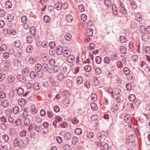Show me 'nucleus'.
<instances>
[{
	"mask_svg": "<svg viewBox=\"0 0 150 150\" xmlns=\"http://www.w3.org/2000/svg\"><path fill=\"white\" fill-rule=\"evenodd\" d=\"M67 69L66 67L63 68L62 73L59 74L58 76V80L63 81L64 80L65 77L64 74V73H66L67 72Z\"/></svg>",
	"mask_w": 150,
	"mask_h": 150,
	"instance_id": "f257e3e1",
	"label": "nucleus"
},
{
	"mask_svg": "<svg viewBox=\"0 0 150 150\" xmlns=\"http://www.w3.org/2000/svg\"><path fill=\"white\" fill-rule=\"evenodd\" d=\"M4 32H2L1 33V35L2 36H5V33L6 32H7L8 34L12 35H15L16 33V31L13 29H7L6 30V31H5L4 30Z\"/></svg>",
	"mask_w": 150,
	"mask_h": 150,
	"instance_id": "f03ea898",
	"label": "nucleus"
},
{
	"mask_svg": "<svg viewBox=\"0 0 150 150\" xmlns=\"http://www.w3.org/2000/svg\"><path fill=\"white\" fill-rule=\"evenodd\" d=\"M75 57L73 55H69L67 57V61L69 63H73L75 61Z\"/></svg>",
	"mask_w": 150,
	"mask_h": 150,
	"instance_id": "7ed1b4c3",
	"label": "nucleus"
},
{
	"mask_svg": "<svg viewBox=\"0 0 150 150\" xmlns=\"http://www.w3.org/2000/svg\"><path fill=\"white\" fill-rule=\"evenodd\" d=\"M4 67V70L5 72H7L8 71L9 67L10 65L9 63L7 61H5L3 64Z\"/></svg>",
	"mask_w": 150,
	"mask_h": 150,
	"instance_id": "20e7f679",
	"label": "nucleus"
},
{
	"mask_svg": "<svg viewBox=\"0 0 150 150\" xmlns=\"http://www.w3.org/2000/svg\"><path fill=\"white\" fill-rule=\"evenodd\" d=\"M120 12L124 14H126L127 11L124 8V4L123 3H121L120 5Z\"/></svg>",
	"mask_w": 150,
	"mask_h": 150,
	"instance_id": "39448f33",
	"label": "nucleus"
},
{
	"mask_svg": "<svg viewBox=\"0 0 150 150\" xmlns=\"http://www.w3.org/2000/svg\"><path fill=\"white\" fill-rule=\"evenodd\" d=\"M142 37V40L145 42L148 41L149 38V35L147 33L143 34Z\"/></svg>",
	"mask_w": 150,
	"mask_h": 150,
	"instance_id": "423d86ee",
	"label": "nucleus"
},
{
	"mask_svg": "<svg viewBox=\"0 0 150 150\" xmlns=\"http://www.w3.org/2000/svg\"><path fill=\"white\" fill-rule=\"evenodd\" d=\"M63 48L61 46H59L57 47L56 52L58 55H60L63 53Z\"/></svg>",
	"mask_w": 150,
	"mask_h": 150,
	"instance_id": "0eeeda50",
	"label": "nucleus"
},
{
	"mask_svg": "<svg viewBox=\"0 0 150 150\" xmlns=\"http://www.w3.org/2000/svg\"><path fill=\"white\" fill-rule=\"evenodd\" d=\"M42 68V65L40 64H37L35 66V71L37 73L40 72Z\"/></svg>",
	"mask_w": 150,
	"mask_h": 150,
	"instance_id": "6e6552de",
	"label": "nucleus"
},
{
	"mask_svg": "<svg viewBox=\"0 0 150 150\" xmlns=\"http://www.w3.org/2000/svg\"><path fill=\"white\" fill-rule=\"evenodd\" d=\"M73 84V82L71 80L67 79L66 81V86L69 88L72 87V86Z\"/></svg>",
	"mask_w": 150,
	"mask_h": 150,
	"instance_id": "1a4fd4ad",
	"label": "nucleus"
},
{
	"mask_svg": "<svg viewBox=\"0 0 150 150\" xmlns=\"http://www.w3.org/2000/svg\"><path fill=\"white\" fill-rule=\"evenodd\" d=\"M131 116L128 114H127L124 117V120L127 123H129L131 121Z\"/></svg>",
	"mask_w": 150,
	"mask_h": 150,
	"instance_id": "9d476101",
	"label": "nucleus"
},
{
	"mask_svg": "<svg viewBox=\"0 0 150 150\" xmlns=\"http://www.w3.org/2000/svg\"><path fill=\"white\" fill-rule=\"evenodd\" d=\"M62 3L61 2H58L56 3L54 7L57 10H59L62 8Z\"/></svg>",
	"mask_w": 150,
	"mask_h": 150,
	"instance_id": "9b49d317",
	"label": "nucleus"
},
{
	"mask_svg": "<svg viewBox=\"0 0 150 150\" xmlns=\"http://www.w3.org/2000/svg\"><path fill=\"white\" fill-rule=\"evenodd\" d=\"M135 19L138 22H140L142 21V18L141 15L139 13L136 14Z\"/></svg>",
	"mask_w": 150,
	"mask_h": 150,
	"instance_id": "f8f14e48",
	"label": "nucleus"
},
{
	"mask_svg": "<svg viewBox=\"0 0 150 150\" xmlns=\"http://www.w3.org/2000/svg\"><path fill=\"white\" fill-rule=\"evenodd\" d=\"M21 44V42L19 40H16L13 43L14 46L16 48L19 47Z\"/></svg>",
	"mask_w": 150,
	"mask_h": 150,
	"instance_id": "ddd939ff",
	"label": "nucleus"
},
{
	"mask_svg": "<svg viewBox=\"0 0 150 150\" xmlns=\"http://www.w3.org/2000/svg\"><path fill=\"white\" fill-rule=\"evenodd\" d=\"M62 54H63L64 56L67 57L69 55H70L71 52L68 49H64V50Z\"/></svg>",
	"mask_w": 150,
	"mask_h": 150,
	"instance_id": "4468645a",
	"label": "nucleus"
},
{
	"mask_svg": "<svg viewBox=\"0 0 150 150\" xmlns=\"http://www.w3.org/2000/svg\"><path fill=\"white\" fill-rule=\"evenodd\" d=\"M30 109L33 114H36L38 112V110L36 108L35 106L34 105H32Z\"/></svg>",
	"mask_w": 150,
	"mask_h": 150,
	"instance_id": "2eb2a0df",
	"label": "nucleus"
},
{
	"mask_svg": "<svg viewBox=\"0 0 150 150\" xmlns=\"http://www.w3.org/2000/svg\"><path fill=\"white\" fill-rule=\"evenodd\" d=\"M108 92L111 96L113 98H115V95L114 94V92L112 89L111 88H108Z\"/></svg>",
	"mask_w": 150,
	"mask_h": 150,
	"instance_id": "dca6fc26",
	"label": "nucleus"
},
{
	"mask_svg": "<svg viewBox=\"0 0 150 150\" xmlns=\"http://www.w3.org/2000/svg\"><path fill=\"white\" fill-rule=\"evenodd\" d=\"M18 103L21 106H24L26 104L25 100L23 99H20L18 100Z\"/></svg>",
	"mask_w": 150,
	"mask_h": 150,
	"instance_id": "f3484780",
	"label": "nucleus"
},
{
	"mask_svg": "<svg viewBox=\"0 0 150 150\" xmlns=\"http://www.w3.org/2000/svg\"><path fill=\"white\" fill-rule=\"evenodd\" d=\"M73 19V16L70 14L67 15L66 17V20L67 22L69 23L71 22Z\"/></svg>",
	"mask_w": 150,
	"mask_h": 150,
	"instance_id": "a211bd4d",
	"label": "nucleus"
},
{
	"mask_svg": "<svg viewBox=\"0 0 150 150\" xmlns=\"http://www.w3.org/2000/svg\"><path fill=\"white\" fill-rule=\"evenodd\" d=\"M1 105L4 107H7L9 105V101L7 100H4L2 102Z\"/></svg>",
	"mask_w": 150,
	"mask_h": 150,
	"instance_id": "6ab92c4d",
	"label": "nucleus"
},
{
	"mask_svg": "<svg viewBox=\"0 0 150 150\" xmlns=\"http://www.w3.org/2000/svg\"><path fill=\"white\" fill-rule=\"evenodd\" d=\"M33 47L31 45H28L26 48V51L27 53L31 52L33 50Z\"/></svg>",
	"mask_w": 150,
	"mask_h": 150,
	"instance_id": "aec40b11",
	"label": "nucleus"
},
{
	"mask_svg": "<svg viewBox=\"0 0 150 150\" xmlns=\"http://www.w3.org/2000/svg\"><path fill=\"white\" fill-rule=\"evenodd\" d=\"M14 19V16L13 15L11 14H9L8 15L7 17V19L8 20L9 22H12Z\"/></svg>",
	"mask_w": 150,
	"mask_h": 150,
	"instance_id": "412c9836",
	"label": "nucleus"
},
{
	"mask_svg": "<svg viewBox=\"0 0 150 150\" xmlns=\"http://www.w3.org/2000/svg\"><path fill=\"white\" fill-rule=\"evenodd\" d=\"M71 138V135L69 132H67L65 134L64 138L66 140H70Z\"/></svg>",
	"mask_w": 150,
	"mask_h": 150,
	"instance_id": "4be33fe9",
	"label": "nucleus"
},
{
	"mask_svg": "<svg viewBox=\"0 0 150 150\" xmlns=\"http://www.w3.org/2000/svg\"><path fill=\"white\" fill-rule=\"evenodd\" d=\"M30 32L33 35H35L36 33V28L34 26H31L30 28Z\"/></svg>",
	"mask_w": 150,
	"mask_h": 150,
	"instance_id": "5701e85b",
	"label": "nucleus"
},
{
	"mask_svg": "<svg viewBox=\"0 0 150 150\" xmlns=\"http://www.w3.org/2000/svg\"><path fill=\"white\" fill-rule=\"evenodd\" d=\"M42 119L41 116L38 115L35 117V121L36 122L38 123H41L42 122Z\"/></svg>",
	"mask_w": 150,
	"mask_h": 150,
	"instance_id": "b1692460",
	"label": "nucleus"
},
{
	"mask_svg": "<svg viewBox=\"0 0 150 150\" xmlns=\"http://www.w3.org/2000/svg\"><path fill=\"white\" fill-rule=\"evenodd\" d=\"M36 59L35 58L31 57L28 60V62L29 63L31 64H33L35 63Z\"/></svg>",
	"mask_w": 150,
	"mask_h": 150,
	"instance_id": "393cba45",
	"label": "nucleus"
},
{
	"mask_svg": "<svg viewBox=\"0 0 150 150\" xmlns=\"http://www.w3.org/2000/svg\"><path fill=\"white\" fill-rule=\"evenodd\" d=\"M115 95L117 96H118L119 95L121 92V90L118 88H117L114 89V91Z\"/></svg>",
	"mask_w": 150,
	"mask_h": 150,
	"instance_id": "a878e982",
	"label": "nucleus"
},
{
	"mask_svg": "<svg viewBox=\"0 0 150 150\" xmlns=\"http://www.w3.org/2000/svg\"><path fill=\"white\" fill-rule=\"evenodd\" d=\"M136 99L135 96L134 94H131L129 96V99L130 101L133 102L135 101Z\"/></svg>",
	"mask_w": 150,
	"mask_h": 150,
	"instance_id": "bb28decb",
	"label": "nucleus"
},
{
	"mask_svg": "<svg viewBox=\"0 0 150 150\" xmlns=\"http://www.w3.org/2000/svg\"><path fill=\"white\" fill-rule=\"evenodd\" d=\"M79 142V139L76 137H74L72 139V143L74 145H76Z\"/></svg>",
	"mask_w": 150,
	"mask_h": 150,
	"instance_id": "cd10ccee",
	"label": "nucleus"
},
{
	"mask_svg": "<svg viewBox=\"0 0 150 150\" xmlns=\"http://www.w3.org/2000/svg\"><path fill=\"white\" fill-rule=\"evenodd\" d=\"M82 130L80 128H77L75 130V134L76 135H80L82 133Z\"/></svg>",
	"mask_w": 150,
	"mask_h": 150,
	"instance_id": "c85d7f7f",
	"label": "nucleus"
},
{
	"mask_svg": "<svg viewBox=\"0 0 150 150\" xmlns=\"http://www.w3.org/2000/svg\"><path fill=\"white\" fill-rule=\"evenodd\" d=\"M83 81V78L80 76H77L76 78L77 83L79 84H81Z\"/></svg>",
	"mask_w": 150,
	"mask_h": 150,
	"instance_id": "c756f323",
	"label": "nucleus"
},
{
	"mask_svg": "<svg viewBox=\"0 0 150 150\" xmlns=\"http://www.w3.org/2000/svg\"><path fill=\"white\" fill-rule=\"evenodd\" d=\"M40 86L38 83H35L33 85V88L36 91L40 89Z\"/></svg>",
	"mask_w": 150,
	"mask_h": 150,
	"instance_id": "7c9ffc66",
	"label": "nucleus"
},
{
	"mask_svg": "<svg viewBox=\"0 0 150 150\" xmlns=\"http://www.w3.org/2000/svg\"><path fill=\"white\" fill-rule=\"evenodd\" d=\"M19 112V108L18 106H15L13 109V112L14 114H16L18 113Z\"/></svg>",
	"mask_w": 150,
	"mask_h": 150,
	"instance_id": "2f4dec72",
	"label": "nucleus"
},
{
	"mask_svg": "<svg viewBox=\"0 0 150 150\" xmlns=\"http://www.w3.org/2000/svg\"><path fill=\"white\" fill-rule=\"evenodd\" d=\"M95 61L96 63L98 64H100L102 61L101 57L99 56L96 57L95 59Z\"/></svg>",
	"mask_w": 150,
	"mask_h": 150,
	"instance_id": "473e14b6",
	"label": "nucleus"
},
{
	"mask_svg": "<svg viewBox=\"0 0 150 150\" xmlns=\"http://www.w3.org/2000/svg\"><path fill=\"white\" fill-rule=\"evenodd\" d=\"M120 51L122 54H125L127 52L126 49L124 46H121L120 47Z\"/></svg>",
	"mask_w": 150,
	"mask_h": 150,
	"instance_id": "72a5a7b5",
	"label": "nucleus"
},
{
	"mask_svg": "<svg viewBox=\"0 0 150 150\" xmlns=\"http://www.w3.org/2000/svg\"><path fill=\"white\" fill-rule=\"evenodd\" d=\"M112 9L114 13L116 15H117L118 13L117 11V9L116 5L114 4H112Z\"/></svg>",
	"mask_w": 150,
	"mask_h": 150,
	"instance_id": "f704fd0d",
	"label": "nucleus"
},
{
	"mask_svg": "<svg viewBox=\"0 0 150 150\" xmlns=\"http://www.w3.org/2000/svg\"><path fill=\"white\" fill-rule=\"evenodd\" d=\"M17 92L18 94L21 96L23 93L24 91L22 88H19L17 90Z\"/></svg>",
	"mask_w": 150,
	"mask_h": 150,
	"instance_id": "c9c22d12",
	"label": "nucleus"
},
{
	"mask_svg": "<svg viewBox=\"0 0 150 150\" xmlns=\"http://www.w3.org/2000/svg\"><path fill=\"white\" fill-rule=\"evenodd\" d=\"M19 141L18 140L17 138H16L13 142V145L15 147H17L19 146Z\"/></svg>",
	"mask_w": 150,
	"mask_h": 150,
	"instance_id": "e433bc0d",
	"label": "nucleus"
},
{
	"mask_svg": "<svg viewBox=\"0 0 150 150\" xmlns=\"http://www.w3.org/2000/svg\"><path fill=\"white\" fill-rule=\"evenodd\" d=\"M91 98L93 101H96L97 100V96L95 93H93L92 94Z\"/></svg>",
	"mask_w": 150,
	"mask_h": 150,
	"instance_id": "4c0bfd02",
	"label": "nucleus"
},
{
	"mask_svg": "<svg viewBox=\"0 0 150 150\" xmlns=\"http://www.w3.org/2000/svg\"><path fill=\"white\" fill-rule=\"evenodd\" d=\"M29 73V70L28 69L26 68L23 69L22 73L23 76H26Z\"/></svg>",
	"mask_w": 150,
	"mask_h": 150,
	"instance_id": "58836bf2",
	"label": "nucleus"
},
{
	"mask_svg": "<svg viewBox=\"0 0 150 150\" xmlns=\"http://www.w3.org/2000/svg\"><path fill=\"white\" fill-rule=\"evenodd\" d=\"M5 6L6 8H11L12 6V4L10 1H7L5 3Z\"/></svg>",
	"mask_w": 150,
	"mask_h": 150,
	"instance_id": "ea45409f",
	"label": "nucleus"
},
{
	"mask_svg": "<svg viewBox=\"0 0 150 150\" xmlns=\"http://www.w3.org/2000/svg\"><path fill=\"white\" fill-rule=\"evenodd\" d=\"M26 41L29 43H31L33 42L32 37L30 35H28L26 37Z\"/></svg>",
	"mask_w": 150,
	"mask_h": 150,
	"instance_id": "a19ab883",
	"label": "nucleus"
},
{
	"mask_svg": "<svg viewBox=\"0 0 150 150\" xmlns=\"http://www.w3.org/2000/svg\"><path fill=\"white\" fill-rule=\"evenodd\" d=\"M44 21L46 23H49L50 20V18L48 16H45L43 18Z\"/></svg>",
	"mask_w": 150,
	"mask_h": 150,
	"instance_id": "79ce46f5",
	"label": "nucleus"
},
{
	"mask_svg": "<svg viewBox=\"0 0 150 150\" xmlns=\"http://www.w3.org/2000/svg\"><path fill=\"white\" fill-rule=\"evenodd\" d=\"M8 81L10 83H14L15 78L13 76H10L8 77Z\"/></svg>",
	"mask_w": 150,
	"mask_h": 150,
	"instance_id": "37998d69",
	"label": "nucleus"
},
{
	"mask_svg": "<svg viewBox=\"0 0 150 150\" xmlns=\"http://www.w3.org/2000/svg\"><path fill=\"white\" fill-rule=\"evenodd\" d=\"M36 72L35 71H31L30 74V77L32 79H34L36 77Z\"/></svg>",
	"mask_w": 150,
	"mask_h": 150,
	"instance_id": "c03bdc74",
	"label": "nucleus"
},
{
	"mask_svg": "<svg viewBox=\"0 0 150 150\" xmlns=\"http://www.w3.org/2000/svg\"><path fill=\"white\" fill-rule=\"evenodd\" d=\"M104 4L108 7H110L111 5V2L110 0H105Z\"/></svg>",
	"mask_w": 150,
	"mask_h": 150,
	"instance_id": "a18cd8bd",
	"label": "nucleus"
},
{
	"mask_svg": "<svg viewBox=\"0 0 150 150\" xmlns=\"http://www.w3.org/2000/svg\"><path fill=\"white\" fill-rule=\"evenodd\" d=\"M30 120L28 118H26L24 121V123L25 125L26 126H28L29 125H30Z\"/></svg>",
	"mask_w": 150,
	"mask_h": 150,
	"instance_id": "49530a36",
	"label": "nucleus"
},
{
	"mask_svg": "<svg viewBox=\"0 0 150 150\" xmlns=\"http://www.w3.org/2000/svg\"><path fill=\"white\" fill-rule=\"evenodd\" d=\"M65 39L68 41H70L71 39V36L69 33H67L65 35Z\"/></svg>",
	"mask_w": 150,
	"mask_h": 150,
	"instance_id": "de8ad7c7",
	"label": "nucleus"
},
{
	"mask_svg": "<svg viewBox=\"0 0 150 150\" xmlns=\"http://www.w3.org/2000/svg\"><path fill=\"white\" fill-rule=\"evenodd\" d=\"M19 142V145H20L19 146L21 148H23L25 147V144L23 140H20Z\"/></svg>",
	"mask_w": 150,
	"mask_h": 150,
	"instance_id": "09e8293b",
	"label": "nucleus"
},
{
	"mask_svg": "<svg viewBox=\"0 0 150 150\" xmlns=\"http://www.w3.org/2000/svg\"><path fill=\"white\" fill-rule=\"evenodd\" d=\"M91 67L89 65H86L84 67V70L88 72H89L91 70Z\"/></svg>",
	"mask_w": 150,
	"mask_h": 150,
	"instance_id": "8fccbe9b",
	"label": "nucleus"
},
{
	"mask_svg": "<svg viewBox=\"0 0 150 150\" xmlns=\"http://www.w3.org/2000/svg\"><path fill=\"white\" fill-rule=\"evenodd\" d=\"M47 115L49 118H51L53 117L54 114L52 111L49 110L47 112Z\"/></svg>",
	"mask_w": 150,
	"mask_h": 150,
	"instance_id": "3c124183",
	"label": "nucleus"
},
{
	"mask_svg": "<svg viewBox=\"0 0 150 150\" xmlns=\"http://www.w3.org/2000/svg\"><path fill=\"white\" fill-rule=\"evenodd\" d=\"M100 81L97 79V78L96 77L93 79V84L95 86L98 85L100 84Z\"/></svg>",
	"mask_w": 150,
	"mask_h": 150,
	"instance_id": "603ef678",
	"label": "nucleus"
},
{
	"mask_svg": "<svg viewBox=\"0 0 150 150\" xmlns=\"http://www.w3.org/2000/svg\"><path fill=\"white\" fill-rule=\"evenodd\" d=\"M87 35L89 36H91L93 33V30L91 28H89L87 30Z\"/></svg>",
	"mask_w": 150,
	"mask_h": 150,
	"instance_id": "864d4df0",
	"label": "nucleus"
},
{
	"mask_svg": "<svg viewBox=\"0 0 150 150\" xmlns=\"http://www.w3.org/2000/svg\"><path fill=\"white\" fill-rule=\"evenodd\" d=\"M5 113L8 116H9L12 113V111L9 108H7L5 111Z\"/></svg>",
	"mask_w": 150,
	"mask_h": 150,
	"instance_id": "5fc2aeb1",
	"label": "nucleus"
},
{
	"mask_svg": "<svg viewBox=\"0 0 150 150\" xmlns=\"http://www.w3.org/2000/svg\"><path fill=\"white\" fill-rule=\"evenodd\" d=\"M121 42L123 43H125L127 41V39L125 36H121L120 38Z\"/></svg>",
	"mask_w": 150,
	"mask_h": 150,
	"instance_id": "6e6d98bb",
	"label": "nucleus"
},
{
	"mask_svg": "<svg viewBox=\"0 0 150 150\" xmlns=\"http://www.w3.org/2000/svg\"><path fill=\"white\" fill-rule=\"evenodd\" d=\"M123 72L126 75H128L129 74L130 71L127 67H125L124 69Z\"/></svg>",
	"mask_w": 150,
	"mask_h": 150,
	"instance_id": "4d7b16f0",
	"label": "nucleus"
},
{
	"mask_svg": "<svg viewBox=\"0 0 150 150\" xmlns=\"http://www.w3.org/2000/svg\"><path fill=\"white\" fill-rule=\"evenodd\" d=\"M91 106L92 109L94 110H96L97 109V107L96 103H91Z\"/></svg>",
	"mask_w": 150,
	"mask_h": 150,
	"instance_id": "13d9d810",
	"label": "nucleus"
},
{
	"mask_svg": "<svg viewBox=\"0 0 150 150\" xmlns=\"http://www.w3.org/2000/svg\"><path fill=\"white\" fill-rule=\"evenodd\" d=\"M7 47L6 44H3L1 46V51H4L6 50Z\"/></svg>",
	"mask_w": 150,
	"mask_h": 150,
	"instance_id": "bf43d9fd",
	"label": "nucleus"
},
{
	"mask_svg": "<svg viewBox=\"0 0 150 150\" xmlns=\"http://www.w3.org/2000/svg\"><path fill=\"white\" fill-rule=\"evenodd\" d=\"M49 45L51 49H54L56 46L54 42L53 41L50 42L49 43Z\"/></svg>",
	"mask_w": 150,
	"mask_h": 150,
	"instance_id": "052dcab7",
	"label": "nucleus"
},
{
	"mask_svg": "<svg viewBox=\"0 0 150 150\" xmlns=\"http://www.w3.org/2000/svg\"><path fill=\"white\" fill-rule=\"evenodd\" d=\"M104 60L105 63L108 64L110 62L111 59L109 57H106L104 58Z\"/></svg>",
	"mask_w": 150,
	"mask_h": 150,
	"instance_id": "680f3d73",
	"label": "nucleus"
},
{
	"mask_svg": "<svg viewBox=\"0 0 150 150\" xmlns=\"http://www.w3.org/2000/svg\"><path fill=\"white\" fill-rule=\"evenodd\" d=\"M96 73L97 74L99 75L102 72V70L100 67H97L96 69Z\"/></svg>",
	"mask_w": 150,
	"mask_h": 150,
	"instance_id": "e2e57ef3",
	"label": "nucleus"
},
{
	"mask_svg": "<svg viewBox=\"0 0 150 150\" xmlns=\"http://www.w3.org/2000/svg\"><path fill=\"white\" fill-rule=\"evenodd\" d=\"M62 94L64 95L67 97H68L70 96V94L69 92L67 90H64L62 92Z\"/></svg>",
	"mask_w": 150,
	"mask_h": 150,
	"instance_id": "0e129e2a",
	"label": "nucleus"
},
{
	"mask_svg": "<svg viewBox=\"0 0 150 150\" xmlns=\"http://www.w3.org/2000/svg\"><path fill=\"white\" fill-rule=\"evenodd\" d=\"M1 128L3 130H6L7 128V126L5 123L4 122H2L1 124Z\"/></svg>",
	"mask_w": 150,
	"mask_h": 150,
	"instance_id": "69168bd1",
	"label": "nucleus"
},
{
	"mask_svg": "<svg viewBox=\"0 0 150 150\" xmlns=\"http://www.w3.org/2000/svg\"><path fill=\"white\" fill-rule=\"evenodd\" d=\"M126 87L127 90H130L132 88V84L129 83L126 84Z\"/></svg>",
	"mask_w": 150,
	"mask_h": 150,
	"instance_id": "338daca9",
	"label": "nucleus"
},
{
	"mask_svg": "<svg viewBox=\"0 0 150 150\" xmlns=\"http://www.w3.org/2000/svg\"><path fill=\"white\" fill-rule=\"evenodd\" d=\"M81 18L83 21H85L86 20L87 18V17L86 15L85 14H82L81 15Z\"/></svg>",
	"mask_w": 150,
	"mask_h": 150,
	"instance_id": "774afa93",
	"label": "nucleus"
}]
</instances>
